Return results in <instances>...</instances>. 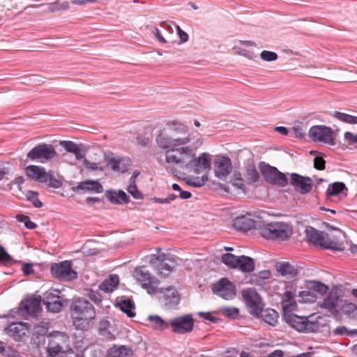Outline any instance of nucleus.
Instances as JSON below:
<instances>
[{
  "instance_id": "nucleus-1",
  "label": "nucleus",
  "mask_w": 357,
  "mask_h": 357,
  "mask_svg": "<svg viewBox=\"0 0 357 357\" xmlns=\"http://www.w3.org/2000/svg\"><path fill=\"white\" fill-rule=\"evenodd\" d=\"M73 322L76 328L87 330L93 324L96 312L93 305L84 298L74 301L70 305Z\"/></svg>"
},
{
  "instance_id": "nucleus-2",
  "label": "nucleus",
  "mask_w": 357,
  "mask_h": 357,
  "mask_svg": "<svg viewBox=\"0 0 357 357\" xmlns=\"http://www.w3.org/2000/svg\"><path fill=\"white\" fill-rule=\"evenodd\" d=\"M175 126V133L173 135H168L164 130L158 134L155 142L159 148L168 151L177 146L187 145L190 142L191 138L187 127L183 124Z\"/></svg>"
},
{
  "instance_id": "nucleus-3",
  "label": "nucleus",
  "mask_w": 357,
  "mask_h": 357,
  "mask_svg": "<svg viewBox=\"0 0 357 357\" xmlns=\"http://www.w3.org/2000/svg\"><path fill=\"white\" fill-rule=\"evenodd\" d=\"M259 233L266 239L286 241L292 234V227L284 222H261Z\"/></svg>"
},
{
  "instance_id": "nucleus-4",
  "label": "nucleus",
  "mask_w": 357,
  "mask_h": 357,
  "mask_svg": "<svg viewBox=\"0 0 357 357\" xmlns=\"http://www.w3.org/2000/svg\"><path fill=\"white\" fill-rule=\"evenodd\" d=\"M194 157V149L183 145L169 149L165 153V161L168 164L179 165L183 169H189Z\"/></svg>"
},
{
  "instance_id": "nucleus-5",
  "label": "nucleus",
  "mask_w": 357,
  "mask_h": 357,
  "mask_svg": "<svg viewBox=\"0 0 357 357\" xmlns=\"http://www.w3.org/2000/svg\"><path fill=\"white\" fill-rule=\"evenodd\" d=\"M149 262L158 275L164 278L169 276L176 266L174 257L170 254L153 255Z\"/></svg>"
},
{
  "instance_id": "nucleus-6",
  "label": "nucleus",
  "mask_w": 357,
  "mask_h": 357,
  "mask_svg": "<svg viewBox=\"0 0 357 357\" xmlns=\"http://www.w3.org/2000/svg\"><path fill=\"white\" fill-rule=\"evenodd\" d=\"M157 298L160 306L165 310H176L181 301V294L174 286L157 288Z\"/></svg>"
},
{
  "instance_id": "nucleus-7",
  "label": "nucleus",
  "mask_w": 357,
  "mask_h": 357,
  "mask_svg": "<svg viewBox=\"0 0 357 357\" xmlns=\"http://www.w3.org/2000/svg\"><path fill=\"white\" fill-rule=\"evenodd\" d=\"M259 171L264 179L271 184L284 187L288 183L286 175L280 172L276 167L271 166L265 162L259 163Z\"/></svg>"
},
{
  "instance_id": "nucleus-8",
  "label": "nucleus",
  "mask_w": 357,
  "mask_h": 357,
  "mask_svg": "<svg viewBox=\"0 0 357 357\" xmlns=\"http://www.w3.org/2000/svg\"><path fill=\"white\" fill-rule=\"evenodd\" d=\"M133 276L148 294L156 293L160 282L158 278L151 275L149 271L144 267H137L134 271Z\"/></svg>"
},
{
  "instance_id": "nucleus-9",
  "label": "nucleus",
  "mask_w": 357,
  "mask_h": 357,
  "mask_svg": "<svg viewBox=\"0 0 357 357\" xmlns=\"http://www.w3.org/2000/svg\"><path fill=\"white\" fill-rule=\"evenodd\" d=\"M283 318L287 324L298 332H313L317 328V326L310 322L307 317H300L291 312H284Z\"/></svg>"
},
{
  "instance_id": "nucleus-10",
  "label": "nucleus",
  "mask_w": 357,
  "mask_h": 357,
  "mask_svg": "<svg viewBox=\"0 0 357 357\" xmlns=\"http://www.w3.org/2000/svg\"><path fill=\"white\" fill-rule=\"evenodd\" d=\"M47 351L49 357H68V353H73V349L65 342V337L59 334L49 340Z\"/></svg>"
},
{
  "instance_id": "nucleus-11",
  "label": "nucleus",
  "mask_w": 357,
  "mask_h": 357,
  "mask_svg": "<svg viewBox=\"0 0 357 357\" xmlns=\"http://www.w3.org/2000/svg\"><path fill=\"white\" fill-rule=\"evenodd\" d=\"M56 155V152L52 144L42 143L31 149L26 158L33 161L45 162L54 158Z\"/></svg>"
},
{
  "instance_id": "nucleus-12",
  "label": "nucleus",
  "mask_w": 357,
  "mask_h": 357,
  "mask_svg": "<svg viewBox=\"0 0 357 357\" xmlns=\"http://www.w3.org/2000/svg\"><path fill=\"white\" fill-rule=\"evenodd\" d=\"M308 135L314 142H321L331 146L336 144L333 130L326 126H312L309 130Z\"/></svg>"
},
{
  "instance_id": "nucleus-13",
  "label": "nucleus",
  "mask_w": 357,
  "mask_h": 357,
  "mask_svg": "<svg viewBox=\"0 0 357 357\" xmlns=\"http://www.w3.org/2000/svg\"><path fill=\"white\" fill-rule=\"evenodd\" d=\"M42 298L40 295H33L22 301L18 307L19 315L26 319L27 317H36L41 308Z\"/></svg>"
},
{
  "instance_id": "nucleus-14",
  "label": "nucleus",
  "mask_w": 357,
  "mask_h": 357,
  "mask_svg": "<svg viewBox=\"0 0 357 357\" xmlns=\"http://www.w3.org/2000/svg\"><path fill=\"white\" fill-rule=\"evenodd\" d=\"M52 275L57 279L72 280L77 277V273L72 268L70 261H63L59 264L54 263L51 266Z\"/></svg>"
},
{
  "instance_id": "nucleus-15",
  "label": "nucleus",
  "mask_w": 357,
  "mask_h": 357,
  "mask_svg": "<svg viewBox=\"0 0 357 357\" xmlns=\"http://www.w3.org/2000/svg\"><path fill=\"white\" fill-rule=\"evenodd\" d=\"M194 323L192 315L190 314H185L169 320V326L172 327V332L178 334L191 332L194 327Z\"/></svg>"
},
{
  "instance_id": "nucleus-16",
  "label": "nucleus",
  "mask_w": 357,
  "mask_h": 357,
  "mask_svg": "<svg viewBox=\"0 0 357 357\" xmlns=\"http://www.w3.org/2000/svg\"><path fill=\"white\" fill-rule=\"evenodd\" d=\"M242 296L248 307L249 312L252 314L259 317V314L262 313L264 307L259 295L255 290L249 289L243 290L242 291Z\"/></svg>"
},
{
  "instance_id": "nucleus-17",
  "label": "nucleus",
  "mask_w": 357,
  "mask_h": 357,
  "mask_svg": "<svg viewBox=\"0 0 357 357\" xmlns=\"http://www.w3.org/2000/svg\"><path fill=\"white\" fill-rule=\"evenodd\" d=\"M213 292L224 299L233 298L236 295V287L227 278H223L214 283L212 287Z\"/></svg>"
},
{
  "instance_id": "nucleus-18",
  "label": "nucleus",
  "mask_w": 357,
  "mask_h": 357,
  "mask_svg": "<svg viewBox=\"0 0 357 357\" xmlns=\"http://www.w3.org/2000/svg\"><path fill=\"white\" fill-rule=\"evenodd\" d=\"M59 294L56 289H50L43 294L42 301L48 311L59 312L61 310L63 303Z\"/></svg>"
},
{
  "instance_id": "nucleus-19",
  "label": "nucleus",
  "mask_w": 357,
  "mask_h": 357,
  "mask_svg": "<svg viewBox=\"0 0 357 357\" xmlns=\"http://www.w3.org/2000/svg\"><path fill=\"white\" fill-rule=\"evenodd\" d=\"M340 301V298L336 293L330 292L321 302L318 303V305L331 312L336 319H340V311L336 309Z\"/></svg>"
},
{
  "instance_id": "nucleus-20",
  "label": "nucleus",
  "mask_w": 357,
  "mask_h": 357,
  "mask_svg": "<svg viewBox=\"0 0 357 357\" xmlns=\"http://www.w3.org/2000/svg\"><path fill=\"white\" fill-rule=\"evenodd\" d=\"M290 183L301 194L308 193L312 187V179L310 177L303 176L296 173L291 174Z\"/></svg>"
},
{
  "instance_id": "nucleus-21",
  "label": "nucleus",
  "mask_w": 357,
  "mask_h": 357,
  "mask_svg": "<svg viewBox=\"0 0 357 357\" xmlns=\"http://www.w3.org/2000/svg\"><path fill=\"white\" fill-rule=\"evenodd\" d=\"M107 165L113 171L124 173L127 172L130 167V160L128 158L114 156L112 153L105 157Z\"/></svg>"
},
{
  "instance_id": "nucleus-22",
  "label": "nucleus",
  "mask_w": 357,
  "mask_h": 357,
  "mask_svg": "<svg viewBox=\"0 0 357 357\" xmlns=\"http://www.w3.org/2000/svg\"><path fill=\"white\" fill-rule=\"evenodd\" d=\"M234 226L237 230L242 231H247L252 228L259 231V227L261 226V222L250 218V215H242L235 218L234 220Z\"/></svg>"
},
{
  "instance_id": "nucleus-23",
  "label": "nucleus",
  "mask_w": 357,
  "mask_h": 357,
  "mask_svg": "<svg viewBox=\"0 0 357 357\" xmlns=\"http://www.w3.org/2000/svg\"><path fill=\"white\" fill-rule=\"evenodd\" d=\"M211 167V157L208 153H202L197 158L194 152V157L192 160V165L190 170H193L196 174L199 173L201 169L209 170Z\"/></svg>"
},
{
  "instance_id": "nucleus-24",
  "label": "nucleus",
  "mask_w": 357,
  "mask_h": 357,
  "mask_svg": "<svg viewBox=\"0 0 357 357\" xmlns=\"http://www.w3.org/2000/svg\"><path fill=\"white\" fill-rule=\"evenodd\" d=\"M231 162L228 157L222 156L217 159L214 164V171L216 177L224 179L231 172Z\"/></svg>"
},
{
  "instance_id": "nucleus-25",
  "label": "nucleus",
  "mask_w": 357,
  "mask_h": 357,
  "mask_svg": "<svg viewBox=\"0 0 357 357\" xmlns=\"http://www.w3.org/2000/svg\"><path fill=\"white\" fill-rule=\"evenodd\" d=\"M29 324L24 322H16L10 324L5 328L8 335L15 340H20L26 335L29 331Z\"/></svg>"
},
{
  "instance_id": "nucleus-26",
  "label": "nucleus",
  "mask_w": 357,
  "mask_h": 357,
  "mask_svg": "<svg viewBox=\"0 0 357 357\" xmlns=\"http://www.w3.org/2000/svg\"><path fill=\"white\" fill-rule=\"evenodd\" d=\"M26 176L31 180L39 183L47 182V172L45 167L37 165H29L26 168Z\"/></svg>"
},
{
  "instance_id": "nucleus-27",
  "label": "nucleus",
  "mask_w": 357,
  "mask_h": 357,
  "mask_svg": "<svg viewBox=\"0 0 357 357\" xmlns=\"http://www.w3.org/2000/svg\"><path fill=\"white\" fill-rule=\"evenodd\" d=\"M305 235L308 242L320 247H322L324 241L326 238L325 232L320 231L311 226L305 228Z\"/></svg>"
},
{
  "instance_id": "nucleus-28",
  "label": "nucleus",
  "mask_w": 357,
  "mask_h": 357,
  "mask_svg": "<svg viewBox=\"0 0 357 357\" xmlns=\"http://www.w3.org/2000/svg\"><path fill=\"white\" fill-rule=\"evenodd\" d=\"M73 190L76 191L101 193L103 192V187L98 181L86 180L78 183Z\"/></svg>"
},
{
  "instance_id": "nucleus-29",
  "label": "nucleus",
  "mask_w": 357,
  "mask_h": 357,
  "mask_svg": "<svg viewBox=\"0 0 357 357\" xmlns=\"http://www.w3.org/2000/svg\"><path fill=\"white\" fill-rule=\"evenodd\" d=\"M255 260L248 256H238V261L236 268L243 273H251L255 270Z\"/></svg>"
},
{
  "instance_id": "nucleus-30",
  "label": "nucleus",
  "mask_w": 357,
  "mask_h": 357,
  "mask_svg": "<svg viewBox=\"0 0 357 357\" xmlns=\"http://www.w3.org/2000/svg\"><path fill=\"white\" fill-rule=\"evenodd\" d=\"M119 282V276L117 275H112L100 284L99 289L105 293H111L117 288Z\"/></svg>"
},
{
  "instance_id": "nucleus-31",
  "label": "nucleus",
  "mask_w": 357,
  "mask_h": 357,
  "mask_svg": "<svg viewBox=\"0 0 357 357\" xmlns=\"http://www.w3.org/2000/svg\"><path fill=\"white\" fill-rule=\"evenodd\" d=\"M60 145L68 153H73L77 160H79L84 158V153L79 146L72 141H61Z\"/></svg>"
},
{
  "instance_id": "nucleus-32",
  "label": "nucleus",
  "mask_w": 357,
  "mask_h": 357,
  "mask_svg": "<svg viewBox=\"0 0 357 357\" xmlns=\"http://www.w3.org/2000/svg\"><path fill=\"white\" fill-rule=\"evenodd\" d=\"M321 248L335 251H342L344 249L342 241L337 240L336 237H331L326 233V238L324 241Z\"/></svg>"
},
{
  "instance_id": "nucleus-33",
  "label": "nucleus",
  "mask_w": 357,
  "mask_h": 357,
  "mask_svg": "<svg viewBox=\"0 0 357 357\" xmlns=\"http://www.w3.org/2000/svg\"><path fill=\"white\" fill-rule=\"evenodd\" d=\"M340 313L342 312L347 318L357 320V305L353 303L344 301L340 306Z\"/></svg>"
},
{
  "instance_id": "nucleus-34",
  "label": "nucleus",
  "mask_w": 357,
  "mask_h": 357,
  "mask_svg": "<svg viewBox=\"0 0 357 357\" xmlns=\"http://www.w3.org/2000/svg\"><path fill=\"white\" fill-rule=\"evenodd\" d=\"M147 319L151 327L157 331H164L169 326V321H167L158 315H149Z\"/></svg>"
},
{
  "instance_id": "nucleus-35",
  "label": "nucleus",
  "mask_w": 357,
  "mask_h": 357,
  "mask_svg": "<svg viewBox=\"0 0 357 357\" xmlns=\"http://www.w3.org/2000/svg\"><path fill=\"white\" fill-rule=\"evenodd\" d=\"M107 198L113 204L128 203L129 202V197L123 190L118 192L108 191Z\"/></svg>"
},
{
  "instance_id": "nucleus-36",
  "label": "nucleus",
  "mask_w": 357,
  "mask_h": 357,
  "mask_svg": "<svg viewBox=\"0 0 357 357\" xmlns=\"http://www.w3.org/2000/svg\"><path fill=\"white\" fill-rule=\"evenodd\" d=\"M277 271L282 275L288 278H292L295 277L298 271L294 266L290 264L289 262H282L277 266Z\"/></svg>"
},
{
  "instance_id": "nucleus-37",
  "label": "nucleus",
  "mask_w": 357,
  "mask_h": 357,
  "mask_svg": "<svg viewBox=\"0 0 357 357\" xmlns=\"http://www.w3.org/2000/svg\"><path fill=\"white\" fill-rule=\"evenodd\" d=\"M132 353L131 350L126 346H116L108 349V357H127Z\"/></svg>"
},
{
  "instance_id": "nucleus-38",
  "label": "nucleus",
  "mask_w": 357,
  "mask_h": 357,
  "mask_svg": "<svg viewBox=\"0 0 357 357\" xmlns=\"http://www.w3.org/2000/svg\"><path fill=\"white\" fill-rule=\"evenodd\" d=\"M306 288L314 293L317 292L321 296L325 294L328 289V287L327 285L317 280H307Z\"/></svg>"
},
{
  "instance_id": "nucleus-39",
  "label": "nucleus",
  "mask_w": 357,
  "mask_h": 357,
  "mask_svg": "<svg viewBox=\"0 0 357 357\" xmlns=\"http://www.w3.org/2000/svg\"><path fill=\"white\" fill-rule=\"evenodd\" d=\"M347 191L348 189L344 183L334 182L328 185L326 194L327 197L336 196L340 192H344L346 195Z\"/></svg>"
},
{
  "instance_id": "nucleus-40",
  "label": "nucleus",
  "mask_w": 357,
  "mask_h": 357,
  "mask_svg": "<svg viewBox=\"0 0 357 357\" xmlns=\"http://www.w3.org/2000/svg\"><path fill=\"white\" fill-rule=\"evenodd\" d=\"M264 322L271 326H275L279 318L278 313L273 309L262 310V313L259 314Z\"/></svg>"
},
{
  "instance_id": "nucleus-41",
  "label": "nucleus",
  "mask_w": 357,
  "mask_h": 357,
  "mask_svg": "<svg viewBox=\"0 0 357 357\" xmlns=\"http://www.w3.org/2000/svg\"><path fill=\"white\" fill-rule=\"evenodd\" d=\"M118 305L121 310L126 314L128 317H134L135 316V313L132 310L135 308V305L131 300H123Z\"/></svg>"
},
{
  "instance_id": "nucleus-42",
  "label": "nucleus",
  "mask_w": 357,
  "mask_h": 357,
  "mask_svg": "<svg viewBox=\"0 0 357 357\" xmlns=\"http://www.w3.org/2000/svg\"><path fill=\"white\" fill-rule=\"evenodd\" d=\"M246 177L249 183H254L259 181V174L254 164H249L246 167Z\"/></svg>"
},
{
  "instance_id": "nucleus-43",
  "label": "nucleus",
  "mask_w": 357,
  "mask_h": 357,
  "mask_svg": "<svg viewBox=\"0 0 357 357\" xmlns=\"http://www.w3.org/2000/svg\"><path fill=\"white\" fill-rule=\"evenodd\" d=\"M222 261L229 268H236L238 256H236L231 253H225L222 255Z\"/></svg>"
},
{
  "instance_id": "nucleus-44",
  "label": "nucleus",
  "mask_w": 357,
  "mask_h": 357,
  "mask_svg": "<svg viewBox=\"0 0 357 357\" xmlns=\"http://www.w3.org/2000/svg\"><path fill=\"white\" fill-rule=\"evenodd\" d=\"M69 8V2L67 1H56L52 3H49L48 5V10L51 13L68 10Z\"/></svg>"
},
{
  "instance_id": "nucleus-45",
  "label": "nucleus",
  "mask_w": 357,
  "mask_h": 357,
  "mask_svg": "<svg viewBox=\"0 0 357 357\" xmlns=\"http://www.w3.org/2000/svg\"><path fill=\"white\" fill-rule=\"evenodd\" d=\"M337 119L349 124H357V119L354 116L340 112H335L333 115Z\"/></svg>"
},
{
  "instance_id": "nucleus-46",
  "label": "nucleus",
  "mask_w": 357,
  "mask_h": 357,
  "mask_svg": "<svg viewBox=\"0 0 357 357\" xmlns=\"http://www.w3.org/2000/svg\"><path fill=\"white\" fill-rule=\"evenodd\" d=\"M298 297L301 298V301L305 303H314L317 299L315 294L307 289V290L300 291Z\"/></svg>"
},
{
  "instance_id": "nucleus-47",
  "label": "nucleus",
  "mask_w": 357,
  "mask_h": 357,
  "mask_svg": "<svg viewBox=\"0 0 357 357\" xmlns=\"http://www.w3.org/2000/svg\"><path fill=\"white\" fill-rule=\"evenodd\" d=\"M271 273L268 270L259 271L257 275H253L252 281L256 284H261L262 281L266 279L270 278Z\"/></svg>"
},
{
  "instance_id": "nucleus-48",
  "label": "nucleus",
  "mask_w": 357,
  "mask_h": 357,
  "mask_svg": "<svg viewBox=\"0 0 357 357\" xmlns=\"http://www.w3.org/2000/svg\"><path fill=\"white\" fill-rule=\"evenodd\" d=\"M38 193L35 191H28L26 194V199L30 201L36 208L43 206V203L38 198Z\"/></svg>"
},
{
  "instance_id": "nucleus-49",
  "label": "nucleus",
  "mask_w": 357,
  "mask_h": 357,
  "mask_svg": "<svg viewBox=\"0 0 357 357\" xmlns=\"http://www.w3.org/2000/svg\"><path fill=\"white\" fill-rule=\"evenodd\" d=\"M47 181L49 182V187L53 188H59L62 185L61 181L54 176V172L52 170L47 172Z\"/></svg>"
},
{
  "instance_id": "nucleus-50",
  "label": "nucleus",
  "mask_w": 357,
  "mask_h": 357,
  "mask_svg": "<svg viewBox=\"0 0 357 357\" xmlns=\"http://www.w3.org/2000/svg\"><path fill=\"white\" fill-rule=\"evenodd\" d=\"M294 294L290 291H287L284 294V301L282 302V307L284 312L287 311L289 308H291L294 303H291L292 298H294Z\"/></svg>"
},
{
  "instance_id": "nucleus-51",
  "label": "nucleus",
  "mask_w": 357,
  "mask_h": 357,
  "mask_svg": "<svg viewBox=\"0 0 357 357\" xmlns=\"http://www.w3.org/2000/svg\"><path fill=\"white\" fill-rule=\"evenodd\" d=\"M220 312L227 317L234 319L238 314V309L234 307H225L220 309Z\"/></svg>"
},
{
  "instance_id": "nucleus-52",
  "label": "nucleus",
  "mask_w": 357,
  "mask_h": 357,
  "mask_svg": "<svg viewBox=\"0 0 357 357\" xmlns=\"http://www.w3.org/2000/svg\"><path fill=\"white\" fill-rule=\"evenodd\" d=\"M261 59L266 61H273L278 59V54L274 52L264 50L260 54Z\"/></svg>"
},
{
  "instance_id": "nucleus-53",
  "label": "nucleus",
  "mask_w": 357,
  "mask_h": 357,
  "mask_svg": "<svg viewBox=\"0 0 357 357\" xmlns=\"http://www.w3.org/2000/svg\"><path fill=\"white\" fill-rule=\"evenodd\" d=\"M86 295L96 305L102 302L101 294L98 291L90 290Z\"/></svg>"
},
{
  "instance_id": "nucleus-54",
  "label": "nucleus",
  "mask_w": 357,
  "mask_h": 357,
  "mask_svg": "<svg viewBox=\"0 0 357 357\" xmlns=\"http://www.w3.org/2000/svg\"><path fill=\"white\" fill-rule=\"evenodd\" d=\"M128 192L135 198V199H141L142 198V195L141 192L138 190L136 185H128Z\"/></svg>"
},
{
  "instance_id": "nucleus-55",
  "label": "nucleus",
  "mask_w": 357,
  "mask_h": 357,
  "mask_svg": "<svg viewBox=\"0 0 357 357\" xmlns=\"http://www.w3.org/2000/svg\"><path fill=\"white\" fill-rule=\"evenodd\" d=\"M84 165L87 169H91V170L103 171V169H104L103 167L100 166L98 163L91 162L86 158L84 160Z\"/></svg>"
},
{
  "instance_id": "nucleus-56",
  "label": "nucleus",
  "mask_w": 357,
  "mask_h": 357,
  "mask_svg": "<svg viewBox=\"0 0 357 357\" xmlns=\"http://www.w3.org/2000/svg\"><path fill=\"white\" fill-rule=\"evenodd\" d=\"M203 181L200 177H192L187 181V183L191 186L199 188L204 185Z\"/></svg>"
},
{
  "instance_id": "nucleus-57",
  "label": "nucleus",
  "mask_w": 357,
  "mask_h": 357,
  "mask_svg": "<svg viewBox=\"0 0 357 357\" xmlns=\"http://www.w3.org/2000/svg\"><path fill=\"white\" fill-rule=\"evenodd\" d=\"M198 315L200 317H202L206 320L210 321L212 323H218L219 321V319L214 317L213 314L211 312H198Z\"/></svg>"
},
{
  "instance_id": "nucleus-58",
  "label": "nucleus",
  "mask_w": 357,
  "mask_h": 357,
  "mask_svg": "<svg viewBox=\"0 0 357 357\" xmlns=\"http://www.w3.org/2000/svg\"><path fill=\"white\" fill-rule=\"evenodd\" d=\"M344 140H346L349 144H357V133L354 134L351 132H346L344 134Z\"/></svg>"
},
{
  "instance_id": "nucleus-59",
  "label": "nucleus",
  "mask_w": 357,
  "mask_h": 357,
  "mask_svg": "<svg viewBox=\"0 0 357 357\" xmlns=\"http://www.w3.org/2000/svg\"><path fill=\"white\" fill-rule=\"evenodd\" d=\"M326 161L322 157L317 156L314 159V167L315 169L319 170H323L325 169Z\"/></svg>"
},
{
  "instance_id": "nucleus-60",
  "label": "nucleus",
  "mask_w": 357,
  "mask_h": 357,
  "mask_svg": "<svg viewBox=\"0 0 357 357\" xmlns=\"http://www.w3.org/2000/svg\"><path fill=\"white\" fill-rule=\"evenodd\" d=\"M12 261L11 257L8 254L4 248L0 245V262L8 263Z\"/></svg>"
},
{
  "instance_id": "nucleus-61",
  "label": "nucleus",
  "mask_w": 357,
  "mask_h": 357,
  "mask_svg": "<svg viewBox=\"0 0 357 357\" xmlns=\"http://www.w3.org/2000/svg\"><path fill=\"white\" fill-rule=\"evenodd\" d=\"M176 29L178 31V35L180 38V43L187 42L189 38L188 33L183 30H182L178 25H176Z\"/></svg>"
},
{
  "instance_id": "nucleus-62",
  "label": "nucleus",
  "mask_w": 357,
  "mask_h": 357,
  "mask_svg": "<svg viewBox=\"0 0 357 357\" xmlns=\"http://www.w3.org/2000/svg\"><path fill=\"white\" fill-rule=\"evenodd\" d=\"M235 179L234 183H232L234 186L236 187L238 189H243L245 188V185L243 183V180L241 176V174H235Z\"/></svg>"
},
{
  "instance_id": "nucleus-63",
  "label": "nucleus",
  "mask_w": 357,
  "mask_h": 357,
  "mask_svg": "<svg viewBox=\"0 0 357 357\" xmlns=\"http://www.w3.org/2000/svg\"><path fill=\"white\" fill-rule=\"evenodd\" d=\"M98 333L107 340H113L115 339L114 335H113L108 329L99 331Z\"/></svg>"
},
{
  "instance_id": "nucleus-64",
  "label": "nucleus",
  "mask_w": 357,
  "mask_h": 357,
  "mask_svg": "<svg viewBox=\"0 0 357 357\" xmlns=\"http://www.w3.org/2000/svg\"><path fill=\"white\" fill-rule=\"evenodd\" d=\"M22 270L25 275H29L33 273V270L31 264L24 263L22 264Z\"/></svg>"
}]
</instances>
